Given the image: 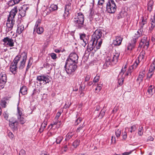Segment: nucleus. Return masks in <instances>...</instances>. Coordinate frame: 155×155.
Listing matches in <instances>:
<instances>
[{"mask_svg":"<svg viewBox=\"0 0 155 155\" xmlns=\"http://www.w3.org/2000/svg\"><path fill=\"white\" fill-rule=\"evenodd\" d=\"M19 154V155H25V151L24 150H21L20 151Z\"/></svg>","mask_w":155,"mask_h":155,"instance_id":"nucleus-60","label":"nucleus"},{"mask_svg":"<svg viewBox=\"0 0 155 155\" xmlns=\"http://www.w3.org/2000/svg\"><path fill=\"white\" fill-rule=\"evenodd\" d=\"M131 130L130 132L131 133L134 132L137 129L136 125H134L130 127Z\"/></svg>","mask_w":155,"mask_h":155,"instance_id":"nucleus-47","label":"nucleus"},{"mask_svg":"<svg viewBox=\"0 0 155 155\" xmlns=\"http://www.w3.org/2000/svg\"><path fill=\"white\" fill-rule=\"evenodd\" d=\"M69 12H67L65 11L64 13V14L63 16L65 19H67V17H68L69 15Z\"/></svg>","mask_w":155,"mask_h":155,"instance_id":"nucleus-56","label":"nucleus"},{"mask_svg":"<svg viewBox=\"0 0 155 155\" xmlns=\"http://www.w3.org/2000/svg\"><path fill=\"white\" fill-rule=\"evenodd\" d=\"M44 68H46L48 71L51 70L52 68V66L47 62H45L43 64Z\"/></svg>","mask_w":155,"mask_h":155,"instance_id":"nucleus-28","label":"nucleus"},{"mask_svg":"<svg viewBox=\"0 0 155 155\" xmlns=\"http://www.w3.org/2000/svg\"><path fill=\"white\" fill-rule=\"evenodd\" d=\"M61 113L60 111L58 112L56 114V116L55 117V119L57 120L58 119L59 117L61 115Z\"/></svg>","mask_w":155,"mask_h":155,"instance_id":"nucleus-62","label":"nucleus"},{"mask_svg":"<svg viewBox=\"0 0 155 155\" xmlns=\"http://www.w3.org/2000/svg\"><path fill=\"white\" fill-rule=\"evenodd\" d=\"M17 12V7H15L14 8L12 9L10 12L6 22V33L8 32L12 29L15 24V20L14 18Z\"/></svg>","mask_w":155,"mask_h":155,"instance_id":"nucleus-1","label":"nucleus"},{"mask_svg":"<svg viewBox=\"0 0 155 155\" xmlns=\"http://www.w3.org/2000/svg\"><path fill=\"white\" fill-rule=\"evenodd\" d=\"M145 76V72L144 71L140 72L137 79V81H142Z\"/></svg>","mask_w":155,"mask_h":155,"instance_id":"nucleus-26","label":"nucleus"},{"mask_svg":"<svg viewBox=\"0 0 155 155\" xmlns=\"http://www.w3.org/2000/svg\"><path fill=\"white\" fill-rule=\"evenodd\" d=\"M153 0H150L147 4V10L150 12H151L153 9Z\"/></svg>","mask_w":155,"mask_h":155,"instance_id":"nucleus-24","label":"nucleus"},{"mask_svg":"<svg viewBox=\"0 0 155 155\" xmlns=\"http://www.w3.org/2000/svg\"><path fill=\"white\" fill-rule=\"evenodd\" d=\"M74 134V133L72 132H69L66 135V137L65 138V140H69L70 138H71L72 137Z\"/></svg>","mask_w":155,"mask_h":155,"instance_id":"nucleus-34","label":"nucleus"},{"mask_svg":"<svg viewBox=\"0 0 155 155\" xmlns=\"http://www.w3.org/2000/svg\"><path fill=\"white\" fill-rule=\"evenodd\" d=\"M136 68H135L134 66H133V64L128 69V71L126 72L125 74V76H127L131 74V72H132V69Z\"/></svg>","mask_w":155,"mask_h":155,"instance_id":"nucleus-29","label":"nucleus"},{"mask_svg":"<svg viewBox=\"0 0 155 155\" xmlns=\"http://www.w3.org/2000/svg\"><path fill=\"white\" fill-rule=\"evenodd\" d=\"M85 36L86 35L84 34H81L80 35V38L83 42L82 45L84 47L85 46L88 42L87 39L85 38Z\"/></svg>","mask_w":155,"mask_h":155,"instance_id":"nucleus-20","label":"nucleus"},{"mask_svg":"<svg viewBox=\"0 0 155 155\" xmlns=\"http://www.w3.org/2000/svg\"><path fill=\"white\" fill-rule=\"evenodd\" d=\"M19 104H18V108H17V112H18V117H20L21 116H22L23 115L22 114V113L21 110V109L19 108L18 107V105Z\"/></svg>","mask_w":155,"mask_h":155,"instance_id":"nucleus-35","label":"nucleus"},{"mask_svg":"<svg viewBox=\"0 0 155 155\" xmlns=\"http://www.w3.org/2000/svg\"><path fill=\"white\" fill-rule=\"evenodd\" d=\"M153 74V73H152V72H149H149L147 74V78H146V79L148 81H149L150 79L152 77Z\"/></svg>","mask_w":155,"mask_h":155,"instance_id":"nucleus-52","label":"nucleus"},{"mask_svg":"<svg viewBox=\"0 0 155 155\" xmlns=\"http://www.w3.org/2000/svg\"><path fill=\"white\" fill-rule=\"evenodd\" d=\"M147 20L144 19L143 17H142V21L139 23L140 26L139 28L143 31V27L144 26L147 24Z\"/></svg>","mask_w":155,"mask_h":155,"instance_id":"nucleus-22","label":"nucleus"},{"mask_svg":"<svg viewBox=\"0 0 155 155\" xmlns=\"http://www.w3.org/2000/svg\"><path fill=\"white\" fill-rule=\"evenodd\" d=\"M77 68L76 64L72 63L66 61L64 68L67 73L69 74H71L74 72Z\"/></svg>","mask_w":155,"mask_h":155,"instance_id":"nucleus-5","label":"nucleus"},{"mask_svg":"<svg viewBox=\"0 0 155 155\" xmlns=\"http://www.w3.org/2000/svg\"><path fill=\"white\" fill-rule=\"evenodd\" d=\"M18 117L19 118H18V119L20 124H23L25 123V120L22 116H21Z\"/></svg>","mask_w":155,"mask_h":155,"instance_id":"nucleus-38","label":"nucleus"},{"mask_svg":"<svg viewBox=\"0 0 155 155\" xmlns=\"http://www.w3.org/2000/svg\"><path fill=\"white\" fill-rule=\"evenodd\" d=\"M17 65L12 63L10 66V69L12 73L14 74H15L17 72Z\"/></svg>","mask_w":155,"mask_h":155,"instance_id":"nucleus-19","label":"nucleus"},{"mask_svg":"<svg viewBox=\"0 0 155 155\" xmlns=\"http://www.w3.org/2000/svg\"><path fill=\"white\" fill-rule=\"evenodd\" d=\"M78 58V56L76 53H72L69 54L66 61L77 64Z\"/></svg>","mask_w":155,"mask_h":155,"instance_id":"nucleus-8","label":"nucleus"},{"mask_svg":"<svg viewBox=\"0 0 155 155\" xmlns=\"http://www.w3.org/2000/svg\"><path fill=\"white\" fill-rule=\"evenodd\" d=\"M63 139L62 137H58L56 139V142L57 144H60Z\"/></svg>","mask_w":155,"mask_h":155,"instance_id":"nucleus-48","label":"nucleus"},{"mask_svg":"<svg viewBox=\"0 0 155 155\" xmlns=\"http://www.w3.org/2000/svg\"><path fill=\"white\" fill-rule=\"evenodd\" d=\"M150 21L151 26L150 29L151 30H152L155 26V21L154 18L151 19Z\"/></svg>","mask_w":155,"mask_h":155,"instance_id":"nucleus-36","label":"nucleus"},{"mask_svg":"<svg viewBox=\"0 0 155 155\" xmlns=\"http://www.w3.org/2000/svg\"><path fill=\"white\" fill-rule=\"evenodd\" d=\"M37 80L40 82H42L44 84L49 83L51 81V78L49 76L46 74L38 76Z\"/></svg>","mask_w":155,"mask_h":155,"instance_id":"nucleus-7","label":"nucleus"},{"mask_svg":"<svg viewBox=\"0 0 155 155\" xmlns=\"http://www.w3.org/2000/svg\"><path fill=\"white\" fill-rule=\"evenodd\" d=\"M50 56L53 59H55L57 58V55L54 53H52L51 54Z\"/></svg>","mask_w":155,"mask_h":155,"instance_id":"nucleus-57","label":"nucleus"},{"mask_svg":"<svg viewBox=\"0 0 155 155\" xmlns=\"http://www.w3.org/2000/svg\"><path fill=\"white\" fill-rule=\"evenodd\" d=\"M155 69V66L151 64L150 65L149 69V72H153L154 71Z\"/></svg>","mask_w":155,"mask_h":155,"instance_id":"nucleus-49","label":"nucleus"},{"mask_svg":"<svg viewBox=\"0 0 155 155\" xmlns=\"http://www.w3.org/2000/svg\"><path fill=\"white\" fill-rule=\"evenodd\" d=\"M2 41L4 42L6 45L9 47H12L14 46V40L11 38H10L8 37L4 38L2 40Z\"/></svg>","mask_w":155,"mask_h":155,"instance_id":"nucleus-14","label":"nucleus"},{"mask_svg":"<svg viewBox=\"0 0 155 155\" xmlns=\"http://www.w3.org/2000/svg\"><path fill=\"white\" fill-rule=\"evenodd\" d=\"M85 126L84 125V122L81 123V124L79 125V127L77 128L76 131L77 132H79L82 130H83V128Z\"/></svg>","mask_w":155,"mask_h":155,"instance_id":"nucleus-33","label":"nucleus"},{"mask_svg":"<svg viewBox=\"0 0 155 155\" xmlns=\"http://www.w3.org/2000/svg\"><path fill=\"white\" fill-rule=\"evenodd\" d=\"M4 117L5 119L7 120L8 118V114L7 112H5L3 113Z\"/></svg>","mask_w":155,"mask_h":155,"instance_id":"nucleus-59","label":"nucleus"},{"mask_svg":"<svg viewBox=\"0 0 155 155\" xmlns=\"http://www.w3.org/2000/svg\"><path fill=\"white\" fill-rule=\"evenodd\" d=\"M27 87L25 86H23L21 87L20 92L22 95H24L27 94Z\"/></svg>","mask_w":155,"mask_h":155,"instance_id":"nucleus-25","label":"nucleus"},{"mask_svg":"<svg viewBox=\"0 0 155 155\" xmlns=\"http://www.w3.org/2000/svg\"><path fill=\"white\" fill-rule=\"evenodd\" d=\"M101 88H102L101 85V84L98 85L97 86L96 88H95V91H97V92H99L101 91Z\"/></svg>","mask_w":155,"mask_h":155,"instance_id":"nucleus-54","label":"nucleus"},{"mask_svg":"<svg viewBox=\"0 0 155 155\" xmlns=\"http://www.w3.org/2000/svg\"><path fill=\"white\" fill-rule=\"evenodd\" d=\"M98 42L92 38L91 40L89 42L87 46V50L88 51H91L94 49L96 51L99 48H97V47L98 46Z\"/></svg>","mask_w":155,"mask_h":155,"instance_id":"nucleus-10","label":"nucleus"},{"mask_svg":"<svg viewBox=\"0 0 155 155\" xmlns=\"http://www.w3.org/2000/svg\"><path fill=\"white\" fill-rule=\"evenodd\" d=\"M104 34L102 31L100 29H97L92 35V38L98 42L97 48H100L102 43Z\"/></svg>","mask_w":155,"mask_h":155,"instance_id":"nucleus-3","label":"nucleus"},{"mask_svg":"<svg viewBox=\"0 0 155 155\" xmlns=\"http://www.w3.org/2000/svg\"><path fill=\"white\" fill-rule=\"evenodd\" d=\"M111 144H114L115 143L116 140L115 137H114V136H112L111 137Z\"/></svg>","mask_w":155,"mask_h":155,"instance_id":"nucleus-58","label":"nucleus"},{"mask_svg":"<svg viewBox=\"0 0 155 155\" xmlns=\"http://www.w3.org/2000/svg\"><path fill=\"white\" fill-rule=\"evenodd\" d=\"M124 78H120L118 80V83L119 85H122L124 81Z\"/></svg>","mask_w":155,"mask_h":155,"instance_id":"nucleus-51","label":"nucleus"},{"mask_svg":"<svg viewBox=\"0 0 155 155\" xmlns=\"http://www.w3.org/2000/svg\"><path fill=\"white\" fill-rule=\"evenodd\" d=\"M117 6L113 0H109L106 4L107 11L110 13H114L116 10Z\"/></svg>","mask_w":155,"mask_h":155,"instance_id":"nucleus-6","label":"nucleus"},{"mask_svg":"<svg viewBox=\"0 0 155 155\" xmlns=\"http://www.w3.org/2000/svg\"><path fill=\"white\" fill-rule=\"evenodd\" d=\"M123 39L120 36H116L115 39L113 40L112 44L114 46H119L121 45Z\"/></svg>","mask_w":155,"mask_h":155,"instance_id":"nucleus-16","label":"nucleus"},{"mask_svg":"<svg viewBox=\"0 0 155 155\" xmlns=\"http://www.w3.org/2000/svg\"><path fill=\"white\" fill-rule=\"evenodd\" d=\"M154 86L153 85L149 86L147 89V94L148 97H151L155 92V90H153Z\"/></svg>","mask_w":155,"mask_h":155,"instance_id":"nucleus-17","label":"nucleus"},{"mask_svg":"<svg viewBox=\"0 0 155 155\" xmlns=\"http://www.w3.org/2000/svg\"><path fill=\"white\" fill-rule=\"evenodd\" d=\"M7 102L5 100H2L0 103V105L2 108H5L6 106Z\"/></svg>","mask_w":155,"mask_h":155,"instance_id":"nucleus-46","label":"nucleus"},{"mask_svg":"<svg viewBox=\"0 0 155 155\" xmlns=\"http://www.w3.org/2000/svg\"><path fill=\"white\" fill-rule=\"evenodd\" d=\"M143 31L140 28L138 29L137 33L135 34L136 36H134V37H133L132 39L128 45L127 47L128 50L131 51L135 47L136 45L137 40L142 34Z\"/></svg>","mask_w":155,"mask_h":155,"instance_id":"nucleus-4","label":"nucleus"},{"mask_svg":"<svg viewBox=\"0 0 155 155\" xmlns=\"http://www.w3.org/2000/svg\"><path fill=\"white\" fill-rule=\"evenodd\" d=\"M20 60H21V54L20 55H18L16 56L12 63L14 64L17 65L18 63Z\"/></svg>","mask_w":155,"mask_h":155,"instance_id":"nucleus-23","label":"nucleus"},{"mask_svg":"<svg viewBox=\"0 0 155 155\" xmlns=\"http://www.w3.org/2000/svg\"><path fill=\"white\" fill-rule=\"evenodd\" d=\"M58 6L56 5L51 4L49 8H47L43 12V15L45 16L49 14L50 12L54 11L57 10Z\"/></svg>","mask_w":155,"mask_h":155,"instance_id":"nucleus-13","label":"nucleus"},{"mask_svg":"<svg viewBox=\"0 0 155 155\" xmlns=\"http://www.w3.org/2000/svg\"><path fill=\"white\" fill-rule=\"evenodd\" d=\"M145 52L144 51H143L140 53L137 60L133 64V66H134L135 68H137L140 61L143 60L145 57Z\"/></svg>","mask_w":155,"mask_h":155,"instance_id":"nucleus-12","label":"nucleus"},{"mask_svg":"<svg viewBox=\"0 0 155 155\" xmlns=\"http://www.w3.org/2000/svg\"><path fill=\"white\" fill-rule=\"evenodd\" d=\"M73 18L72 21L74 25L78 29H81L83 28L87 29L84 24V16L81 12L78 13Z\"/></svg>","mask_w":155,"mask_h":155,"instance_id":"nucleus-2","label":"nucleus"},{"mask_svg":"<svg viewBox=\"0 0 155 155\" xmlns=\"http://www.w3.org/2000/svg\"><path fill=\"white\" fill-rule=\"evenodd\" d=\"M41 20L40 19H38V20L36 21L34 29H35L36 28H37L39 27H40V24H41Z\"/></svg>","mask_w":155,"mask_h":155,"instance_id":"nucleus-37","label":"nucleus"},{"mask_svg":"<svg viewBox=\"0 0 155 155\" xmlns=\"http://www.w3.org/2000/svg\"><path fill=\"white\" fill-rule=\"evenodd\" d=\"M21 60L18 67V69L20 70L23 69L25 66L27 59V53L26 52L24 51L21 53Z\"/></svg>","mask_w":155,"mask_h":155,"instance_id":"nucleus-9","label":"nucleus"},{"mask_svg":"<svg viewBox=\"0 0 155 155\" xmlns=\"http://www.w3.org/2000/svg\"><path fill=\"white\" fill-rule=\"evenodd\" d=\"M147 36H144L143 38L141 39V41L140 43V45L142 46L143 44H144V43L147 42V41L148 40L147 39Z\"/></svg>","mask_w":155,"mask_h":155,"instance_id":"nucleus-30","label":"nucleus"},{"mask_svg":"<svg viewBox=\"0 0 155 155\" xmlns=\"http://www.w3.org/2000/svg\"><path fill=\"white\" fill-rule=\"evenodd\" d=\"M79 143L80 140H76L73 143L72 145L76 148L79 145Z\"/></svg>","mask_w":155,"mask_h":155,"instance_id":"nucleus-43","label":"nucleus"},{"mask_svg":"<svg viewBox=\"0 0 155 155\" xmlns=\"http://www.w3.org/2000/svg\"><path fill=\"white\" fill-rule=\"evenodd\" d=\"M99 76L98 75H96L94 78L93 81L94 83L97 82L99 81Z\"/></svg>","mask_w":155,"mask_h":155,"instance_id":"nucleus-55","label":"nucleus"},{"mask_svg":"<svg viewBox=\"0 0 155 155\" xmlns=\"http://www.w3.org/2000/svg\"><path fill=\"white\" fill-rule=\"evenodd\" d=\"M105 114V111L103 110H102L99 114L97 115V116H96V118L99 117L100 119H102L104 116V115Z\"/></svg>","mask_w":155,"mask_h":155,"instance_id":"nucleus-32","label":"nucleus"},{"mask_svg":"<svg viewBox=\"0 0 155 155\" xmlns=\"http://www.w3.org/2000/svg\"><path fill=\"white\" fill-rule=\"evenodd\" d=\"M24 29V25L22 24H19L18 25L17 33L19 35L22 32Z\"/></svg>","mask_w":155,"mask_h":155,"instance_id":"nucleus-21","label":"nucleus"},{"mask_svg":"<svg viewBox=\"0 0 155 155\" xmlns=\"http://www.w3.org/2000/svg\"><path fill=\"white\" fill-rule=\"evenodd\" d=\"M7 81V75L5 72L1 73L0 75V89L4 88Z\"/></svg>","mask_w":155,"mask_h":155,"instance_id":"nucleus-11","label":"nucleus"},{"mask_svg":"<svg viewBox=\"0 0 155 155\" xmlns=\"http://www.w3.org/2000/svg\"><path fill=\"white\" fill-rule=\"evenodd\" d=\"M8 4L9 6H12L16 4L15 0H10L8 2Z\"/></svg>","mask_w":155,"mask_h":155,"instance_id":"nucleus-41","label":"nucleus"},{"mask_svg":"<svg viewBox=\"0 0 155 155\" xmlns=\"http://www.w3.org/2000/svg\"><path fill=\"white\" fill-rule=\"evenodd\" d=\"M82 121V119L81 117H79L76 120L75 124V125H78Z\"/></svg>","mask_w":155,"mask_h":155,"instance_id":"nucleus-50","label":"nucleus"},{"mask_svg":"<svg viewBox=\"0 0 155 155\" xmlns=\"http://www.w3.org/2000/svg\"><path fill=\"white\" fill-rule=\"evenodd\" d=\"M8 4L9 6H12L16 4L15 0H10L8 2Z\"/></svg>","mask_w":155,"mask_h":155,"instance_id":"nucleus-42","label":"nucleus"},{"mask_svg":"<svg viewBox=\"0 0 155 155\" xmlns=\"http://www.w3.org/2000/svg\"><path fill=\"white\" fill-rule=\"evenodd\" d=\"M105 1L104 0H99L98 2V5L99 6V7L101 8L102 10L103 9V7H101V6H102L104 4Z\"/></svg>","mask_w":155,"mask_h":155,"instance_id":"nucleus-40","label":"nucleus"},{"mask_svg":"<svg viewBox=\"0 0 155 155\" xmlns=\"http://www.w3.org/2000/svg\"><path fill=\"white\" fill-rule=\"evenodd\" d=\"M19 12V15L22 17H23L25 15L26 12V11L24 9L23 10L22 9L20 10Z\"/></svg>","mask_w":155,"mask_h":155,"instance_id":"nucleus-45","label":"nucleus"},{"mask_svg":"<svg viewBox=\"0 0 155 155\" xmlns=\"http://www.w3.org/2000/svg\"><path fill=\"white\" fill-rule=\"evenodd\" d=\"M123 135V138L124 140H126L127 137V133L126 132V131H125L124 133H122Z\"/></svg>","mask_w":155,"mask_h":155,"instance_id":"nucleus-61","label":"nucleus"},{"mask_svg":"<svg viewBox=\"0 0 155 155\" xmlns=\"http://www.w3.org/2000/svg\"><path fill=\"white\" fill-rule=\"evenodd\" d=\"M44 30L43 27H40L34 29V32H36L38 34H41L43 32Z\"/></svg>","mask_w":155,"mask_h":155,"instance_id":"nucleus-27","label":"nucleus"},{"mask_svg":"<svg viewBox=\"0 0 155 155\" xmlns=\"http://www.w3.org/2000/svg\"><path fill=\"white\" fill-rule=\"evenodd\" d=\"M17 124V122L13 118L9 120V126L13 130H15L16 128Z\"/></svg>","mask_w":155,"mask_h":155,"instance_id":"nucleus-15","label":"nucleus"},{"mask_svg":"<svg viewBox=\"0 0 155 155\" xmlns=\"http://www.w3.org/2000/svg\"><path fill=\"white\" fill-rule=\"evenodd\" d=\"M112 61L111 57V56H107L105 60V63L107 66L109 65Z\"/></svg>","mask_w":155,"mask_h":155,"instance_id":"nucleus-31","label":"nucleus"},{"mask_svg":"<svg viewBox=\"0 0 155 155\" xmlns=\"http://www.w3.org/2000/svg\"><path fill=\"white\" fill-rule=\"evenodd\" d=\"M121 133V130L119 129L117 130L115 132L116 135L117 137H119Z\"/></svg>","mask_w":155,"mask_h":155,"instance_id":"nucleus-53","label":"nucleus"},{"mask_svg":"<svg viewBox=\"0 0 155 155\" xmlns=\"http://www.w3.org/2000/svg\"><path fill=\"white\" fill-rule=\"evenodd\" d=\"M133 150H131L129 152H125L122 153L123 155H129L132 152Z\"/></svg>","mask_w":155,"mask_h":155,"instance_id":"nucleus-64","label":"nucleus"},{"mask_svg":"<svg viewBox=\"0 0 155 155\" xmlns=\"http://www.w3.org/2000/svg\"><path fill=\"white\" fill-rule=\"evenodd\" d=\"M71 3H68L66 5L65 7V11L67 12H69L71 9Z\"/></svg>","mask_w":155,"mask_h":155,"instance_id":"nucleus-44","label":"nucleus"},{"mask_svg":"<svg viewBox=\"0 0 155 155\" xmlns=\"http://www.w3.org/2000/svg\"><path fill=\"white\" fill-rule=\"evenodd\" d=\"M120 55V53L118 52H114L113 54V56H110L111 57L112 61V62L115 63L118 61L119 57Z\"/></svg>","mask_w":155,"mask_h":155,"instance_id":"nucleus-18","label":"nucleus"},{"mask_svg":"<svg viewBox=\"0 0 155 155\" xmlns=\"http://www.w3.org/2000/svg\"><path fill=\"white\" fill-rule=\"evenodd\" d=\"M90 78L91 76L90 75H86L85 78V81L86 82L90 80Z\"/></svg>","mask_w":155,"mask_h":155,"instance_id":"nucleus-63","label":"nucleus"},{"mask_svg":"<svg viewBox=\"0 0 155 155\" xmlns=\"http://www.w3.org/2000/svg\"><path fill=\"white\" fill-rule=\"evenodd\" d=\"M143 127H140L138 131V134L140 136H141L143 135Z\"/></svg>","mask_w":155,"mask_h":155,"instance_id":"nucleus-39","label":"nucleus"}]
</instances>
